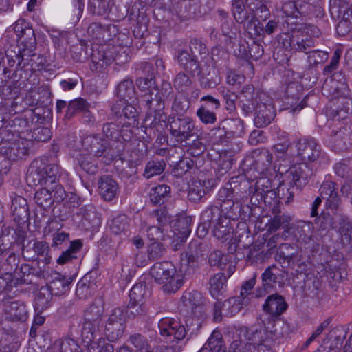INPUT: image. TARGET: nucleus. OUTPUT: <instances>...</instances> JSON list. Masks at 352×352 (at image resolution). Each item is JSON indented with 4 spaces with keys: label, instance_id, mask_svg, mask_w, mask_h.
<instances>
[{
    "label": "nucleus",
    "instance_id": "1",
    "mask_svg": "<svg viewBox=\"0 0 352 352\" xmlns=\"http://www.w3.org/2000/svg\"><path fill=\"white\" fill-rule=\"evenodd\" d=\"M239 106L246 116L254 111V122L258 128L267 126L276 116L271 98L263 92L255 91L252 85H247L241 90Z\"/></svg>",
    "mask_w": 352,
    "mask_h": 352
},
{
    "label": "nucleus",
    "instance_id": "2",
    "mask_svg": "<svg viewBox=\"0 0 352 352\" xmlns=\"http://www.w3.org/2000/svg\"><path fill=\"white\" fill-rule=\"evenodd\" d=\"M150 274L157 283L162 285L166 293L174 294L184 285V276L169 261L155 263L150 269Z\"/></svg>",
    "mask_w": 352,
    "mask_h": 352
},
{
    "label": "nucleus",
    "instance_id": "3",
    "mask_svg": "<svg viewBox=\"0 0 352 352\" xmlns=\"http://www.w3.org/2000/svg\"><path fill=\"white\" fill-rule=\"evenodd\" d=\"M82 146L85 151L99 158L103 157L107 163H110L115 158L120 157L124 150V144H118L113 147L109 141L99 134L86 135L82 140Z\"/></svg>",
    "mask_w": 352,
    "mask_h": 352
},
{
    "label": "nucleus",
    "instance_id": "4",
    "mask_svg": "<svg viewBox=\"0 0 352 352\" xmlns=\"http://www.w3.org/2000/svg\"><path fill=\"white\" fill-rule=\"evenodd\" d=\"M60 168L56 164H47L46 160L32 162L27 175V182L31 186H47L57 183Z\"/></svg>",
    "mask_w": 352,
    "mask_h": 352
},
{
    "label": "nucleus",
    "instance_id": "5",
    "mask_svg": "<svg viewBox=\"0 0 352 352\" xmlns=\"http://www.w3.org/2000/svg\"><path fill=\"white\" fill-rule=\"evenodd\" d=\"M0 153L10 160L22 159L29 154L30 142L26 139L19 138L10 139V133L7 130H2L0 133Z\"/></svg>",
    "mask_w": 352,
    "mask_h": 352
},
{
    "label": "nucleus",
    "instance_id": "6",
    "mask_svg": "<svg viewBox=\"0 0 352 352\" xmlns=\"http://www.w3.org/2000/svg\"><path fill=\"white\" fill-rule=\"evenodd\" d=\"M201 221L206 225L214 226V236L218 240L228 241L230 236V222L223 217L220 208L214 205L207 207L201 213Z\"/></svg>",
    "mask_w": 352,
    "mask_h": 352
},
{
    "label": "nucleus",
    "instance_id": "7",
    "mask_svg": "<svg viewBox=\"0 0 352 352\" xmlns=\"http://www.w3.org/2000/svg\"><path fill=\"white\" fill-rule=\"evenodd\" d=\"M168 131L177 144L186 142L196 133L194 120L188 116H172L168 120Z\"/></svg>",
    "mask_w": 352,
    "mask_h": 352
},
{
    "label": "nucleus",
    "instance_id": "8",
    "mask_svg": "<svg viewBox=\"0 0 352 352\" xmlns=\"http://www.w3.org/2000/svg\"><path fill=\"white\" fill-rule=\"evenodd\" d=\"M104 308L99 305L92 303L84 312V322L81 336L87 338V342L96 339L102 325Z\"/></svg>",
    "mask_w": 352,
    "mask_h": 352
},
{
    "label": "nucleus",
    "instance_id": "9",
    "mask_svg": "<svg viewBox=\"0 0 352 352\" xmlns=\"http://www.w3.org/2000/svg\"><path fill=\"white\" fill-rule=\"evenodd\" d=\"M135 263L138 267H144L149 262L160 259L167 254L165 243H135Z\"/></svg>",
    "mask_w": 352,
    "mask_h": 352
},
{
    "label": "nucleus",
    "instance_id": "10",
    "mask_svg": "<svg viewBox=\"0 0 352 352\" xmlns=\"http://www.w3.org/2000/svg\"><path fill=\"white\" fill-rule=\"evenodd\" d=\"M74 218L81 229L91 232L89 240L93 239L102 223L101 215L96 207L93 205H87L79 208Z\"/></svg>",
    "mask_w": 352,
    "mask_h": 352
},
{
    "label": "nucleus",
    "instance_id": "11",
    "mask_svg": "<svg viewBox=\"0 0 352 352\" xmlns=\"http://www.w3.org/2000/svg\"><path fill=\"white\" fill-rule=\"evenodd\" d=\"M158 328L160 335L168 343L184 340L188 331L179 320L170 317H165L160 320Z\"/></svg>",
    "mask_w": 352,
    "mask_h": 352
},
{
    "label": "nucleus",
    "instance_id": "12",
    "mask_svg": "<svg viewBox=\"0 0 352 352\" xmlns=\"http://www.w3.org/2000/svg\"><path fill=\"white\" fill-rule=\"evenodd\" d=\"M232 14L239 23L243 24L245 28L250 34H259L258 19L252 12H249L243 0H233L232 3Z\"/></svg>",
    "mask_w": 352,
    "mask_h": 352
},
{
    "label": "nucleus",
    "instance_id": "13",
    "mask_svg": "<svg viewBox=\"0 0 352 352\" xmlns=\"http://www.w3.org/2000/svg\"><path fill=\"white\" fill-rule=\"evenodd\" d=\"M13 30L17 36L18 44L23 51L32 54L36 47L34 30L29 27L24 20H18L13 25Z\"/></svg>",
    "mask_w": 352,
    "mask_h": 352
},
{
    "label": "nucleus",
    "instance_id": "14",
    "mask_svg": "<svg viewBox=\"0 0 352 352\" xmlns=\"http://www.w3.org/2000/svg\"><path fill=\"white\" fill-rule=\"evenodd\" d=\"M126 327L123 309L116 308L112 311L107 320L104 334L108 340L115 342L122 336Z\"/></svg>",
    "mask_w": 352,
    "mask_h": 352
},
{
    "label": "nucleus",
    "instance_id": "15",
    "mask_svg": "<svg viewBox=\"0 0 352 352\" xmlns=\"http://www.w3.org/2000/svg\"><path fill=\"white\" fill-rule=\"evenodd\" d=\"M296 157L303 163L315 162L321 155V147L314 138H301L295 142Z\"/></svg>",
    "mask_w": 352,
    "mask_h": 352
},
{
    "label": "nucleus",
    "instance_id": "16",
    "mask_svg": "<svg viewBox=\"0 0 352 352\" xmlns=\"http://www.w3.org/2000/svg\"><path fill=\"white\" fill-rule=\"evenodd\" d=\"M5 54L7 58L8 65L10 67H16V70H22L28 66L33 67L34 64L32 61L34 59L30 58L34 56L33 54L27 53V51L23 50L16 44L10 45L5 50Z\"/></svg>",
    "mask_w": 352,
    "mask_h": 352
},
{
    "label": "nucleus",
    "instance_id": "17",
    "mask_svg": "<svg viewBox=\"0 0 352 352\" xmlns=\"http://www.w3.org/2000/svg\"><path fill=\"white\" fill-rule=\"evenodd\" d=\"M3 310L5 320L12 323H23L29 318L28 305L21 300L6 302Z\"/></svg>",
    "mask_w": 352,
    "mask_h": 352
},
{
    "label": "nucleus",
    "instance_id": "18",
    "mask_svg": "<svg viewBox=\"0 0 352 352\" xmlns=\"http://www.w3.org/2000/svg\"><path fill=\"white\" fill-rule=\"evenodd\" d=\"M337 190L336 184L331 181L323 182L320 188L321 198L326 200V206L332 211L333 215L342 212V200Z\"/></svg>",
    "mask_w": 352,
    "mask_h": 352
},
{
    "label": "nucleus",
    "instance_id": "19",
    "mask_svg": "<svg viewBox=\"0 0 352 352\" xmlns=\"http://www.w3.org/2000/svg\"><path fill=\"white\" fill-rule=\"evenodd\" d=\"M126 101L115 103L111 107L113 114L120 120V123L124 126H135L138 124V111L136 109Z\"/></svg>",
    "mask_w": 352,
    "mask_h": 352
},
{
    "label": "nucleus",
    "instance_id": "20",
    "mask_svg": "<svg viewBox=\"0 0 352 352\" xmlns=\"http://www.w3.org/2000/svg\"><path fill=\"white\" fill-rule=\"evenodd\" d=\"M181 300L184 305L191 310L192 315L198 318L197 326L199 327V319H204L207 316L201 294L195 290L185 293Z\"/></svg>",
    "mask_w": 352,
    "mask_h": 352
},
{
    "label": "nucleus",
    "instance_id": "21",
    "mask_svg": "<svg viewBox=\"0 0 352 352\" xmlns=\"http://www.w3.org/2000/svg\"><path fill=\"white\" fill-rule=\"evenodd\" d=\"M34 199L37 206L41 208V214L42 216L41 218H40L38 213L36 212L35 214L36 220L39 223L43 221H45L46 223H48L50 222V217L46 213H48L47 210L50 209L54 203L52 192H50L49 187L44 186L43 188L38 190L34 195Z\"/></svg>",
    "mask_w": 352,
    "mask_h": 352
},
{
    "label": "nucleus",
    "instance_id": "22",
    "mask_svg": "<svg viewBox=\"0 0 352 352\" xmlns=\"http://www.w3.org/2000/svg\"><path fill=\"white\" fill-rule=\"evenodd\" d=\"M302 86L296 82H291L287 85L285 95V102L290 105L294 112L300 111L307 106V95L298 102L302 96Z\"/></svg>",
    "mask_w": 352,
    "mask_h": 352
},
{
    "label": "nucleus",
    "instance_id": "23",
    "mask_svg": "<svg viewBox=\"0 0 352 352\" xmlns=\"http://www.w3.org/2000/svg\"><path fill=\"white\" fill-rule=\"evenodd\" d=\"M22 254L27 260H41L49 263L51 257L48 256V243H22Z\"/></svg>",
    "mask_w": 352,
    "mask_h": 352
},
{
    "label": "nucleus",
    "instance_id": "24",
    "mask_svg": "<svg viewBox=\"0 0 352 352\" xmlns=\"http://www.w3.org/2000/svg\"><path fill=\"white\" fill-rule=\"evenodd\" d=\"M346 332L342 327H336L331 329L323 340L322 344L317 349L316 352H324L328 349L327 352L340 349L346 338Z\"/></svg>",
    "mask_w": 352,
    "mask_h": 352
},
{
    "label": "nucleus",
    "instance_id": "25",
    "mask_svg": "<svg viewBox=\"0 0 352 352\" xmlns=\"http://www.w3.org/2000/svg\"><path fill=\"white\" fill-rule=\"evenodd\" d=\"M287 308L285 298L278 293L270 295L263 305V311L273 319H278Z\"/></svg>",
    "mask_w": 352,
    "mask_h": 352
},
{
    "label": "nucleus",
    "instance_id": "26",
    "mask_svg": "<svg viewBox=\"0 0 352 352\" xmlns=\"http://www.w3.org/2000/svg\"><path fill=\"white\" fill-rule=\"evenodd\" d=\"M19 280L14 278L11 273H5L0 276V300L6 301L18 295Z\"/></svg>",
    "mask_w": 352,
    "mask_h": 352
},
{
    "label": "nucleus",
    "instance_id": "27",
    "mask_svg": "<svg viewBox=\"0 0 352 352\" xmlns=\"http://www.w3.org/2000/svg\"><path fill=\"white\" fill-rule=\"evenodd\" d=\"M287 274L285 271L280 270L275 265L267 267L261 275L264 289L274 287L276 285L279 287L283 286Z\"/></svg>",
    "mask_w": 352,
    "mask_h": 352
},
{
    "label": "nucleus",
    "instance_id": "28",
    "mask_svg": "<svg viewBox=\"0 0 352 352\" xmlns=\"http://www.w3.org/2000/svg\"><path fill=\"white\" fill-rule=\"evenodd\" d=\"M330 142L335 150L342 151L348 149L352 145V130L349 126L340 127L333 131L330 135Z\"/></svg>",
    "mask_w": 352,
    "mask_h": 352
},
{
    "label": "nucleus",
    "instance_id": "29",
    "mask_svg": "<svg viewBox=\"0 0 352 352\" xmlns=\"http://www.w3.org/2000/svg\"><path fill=\"white\" fill-rule=\"evenodd\" d=\"M289 173L292 177L294 184L298 188H301L309 182L314 172L312 166L308 163H300L290 168Z\"/></svg>",
    "mask_w": 352,
    "mask_h": 352
},
{
    "label": "nucleus",
    "instance_id": "30",
    "mask_svg": "<svg viewBox=\"0 0 352 352\" xmlns=\"http://www.w3.org/2000/svg\"><path fill=\"white\" fill-rule=\"evenodd\" d=\"M183 69L189 73L192 77L198 76L202 87L208 88L216 83V78H209L210 72L206 73L204 67H201L197 58L192 56L191 60L187 63Z\"/></svg>",
    "mask_w": 352,
    "mask_h": 352
},
{
    "label": "nucleus",
    "instance_id": "31",
    "mask_svg": "<svg viewBox=\"0 0 352 352\" xmlns=\"http://www.w3.org/2000/svg\"><path fill=\"white\" fill-rule=\"evenodd\" d=\"M256 275L254 274L251 278L244 281L241 285L240 296L228 300V305L233 304L232 312L239 311L243 305L248 303V296L253 295L252 290L256 284Z\"/></svg>",
    "mask_w": 352,
    "mask_h": 352
},
{
    "label": "nucleus",
    "instance_id": "32",
    "mask_svg": "<svg viewBox=\"0 0 352 352\" xmlns=\"http://www.w3.org/2000/svg\"><path fill=\"white\" fill-rule=\"evenodd\" d=\"M99 193L107 201H112L118 194L117 182L109 175H103L98 181Z\"/></svg>",
    "mask_w": 352,
    "mask_h": 352
},
{
    "label": "nucleus",
    "instance_id": "33",
    "mask_svg": "<svg viewBox=\"0 0 352 352\" xmlns=\"http://www.w3.org/2000/svg\"><path fill=\"white\" fill-rule=\"evenodd\" d=\"M191 219L186 214H180L177 217L172 226L174 234L173 242H184L190 234Z\"/></svg>",
    "mask_w": 352,
    "mask_h": 352
},
{
    "label": "nucleus",
    "instance_id": "34",
    "mask_svg": "<svg viewBox=\"0 0 352 352\" xmlns=\"http://www.w3.org/2000/svg\"><path fill=\"white\" fill-rule=\"evenodd\" d=\"M50 276L51 280L46 287H48L53 295L61 296L69 290L70 284L72 281L71 278H67L56 272H53Z\"/></svg>",
    "mask_w": 352,
    "mask_h": 352
},
{
    "label": "nucleus",
    "instance_id": "35",
    "mask_svg": "<svg viewBox=\"0 0 352 352\" xmlns=\"http://www.w3.org/2000/svg\"><path fill=\"white\" fill-rule=\"evenodd\" d=\"M243 121L239 118H227L223 120L214 130L216 132H223L226 138L240 136L243 133Z\"/></svg>",
    "mask_w": 352,
    "mask_h": 352
},
{
    "label": "nucleus",
    "instance_id": "36",
    "mask_svg": "<svg viewBox=\"0 0 352 352\" xmlns=\"http://www.w3.org/2000/svg\"><path fill=\"white\" fill-rule=\"evenodd\" d=\"M201 243H187L181 253V262L189 267L195 268L197 266L198 259L201 256Z\"/></svg>",
    "mask_w": 352,
    "mask_h": 352
},
{
    "label": "nucleus",
    "instance_id": "37",
    "mask_svg": "<svg viewBox=\"0 0 352 352\" xmlns=\"http://www.w3.org/2000/svg\"><path fill=\"white\" fill-rule=\"evenodd\" d=\"M264 245L265 243H250L243 245L245 258L248 264L253 265L267 258V252H265Z\"/></svg>",
    "mask_w": 352,
    "mask_h": 352
},
{
    "label": "nucleus",
    "instance_id": "38",
    "mask_svg": "<svg viewBox=\"0 0 352 352\" xmlns=\"http://www.w3.org/2000/svg\"><path fill=\"white\" fill-rule=\"evenodd\" d=\"M221 212L223 213V217L226 218V221L238 220L239 218L245 219L250 217V215L245 214L244 209L239 201H229L221 204Z\"/></svg>",
    "mask_w": 352,
    "mask_h": 352
},
{
    "label": "nucleus",
    "instance_id": "39",
    "mask_svg": "<svg viewBox=\"0 0 352 352\" xmlns=\"http://www.w3.org/2000/svg\"><path fill=\"white\" fill-rule=\"evenodd\" d=\"M246 6L258 19V21H266L270 16L269 9L270 0H245Z\"/></svg>",
    "mask_w": 352,
    "mask_h": 352
},
{
    "label": "nucleus",
    "instance_id": "40",
    "mask_svg": "<svg viewBox=\"0 0 352 352\" xmlns=\"http://www.w3.org/2000/svg\"><path fill=\"white\" fill-rule=\"evenodd\" d=\"M345 87L344 83L330 78L324 81L322 87V92L331 100L336 99L338 100V98L343 97Z\"/></svg>",
    "mask_w": 352,
    "mask_h": 352
},
{
    "label": "nucleus",
    "instance_id": "41",
    "mask_svg": "<svg viewBox=\"0 0 352 352\" xmlns=\"http://www.w3.org/2000/svg\"><path fill=\"white\" fill-rule=\"evenodd\" d=\"M228 277L223 273L215 274L210 278L209 291L211 296L218 300L223 296L227 289Z\"/></svg>",
    "mask_w": 352,
    "mask_h": 352
},
{
    "label": "nucleus",
    "instance_id": "42",
    "mask_svg": "<svg viewBox=\"0 0 352 352\" xmlns=\"http://www.w3.org/2000/svg\"><path fill=\"white\" fill-rule=\"evenodd\" d=\"M234 178H231L225 186L222 187L217 193V200L220 201V204L229 201H238L237 186Z\"/></svg>",
    "mask_w": 352,
    "mask_h": 352
},
{
    "label": "nucleus",
    "instance_id": "43",
    "mask_svg": "<svg viewBox=\"0 0 352 352\" xmlns=\"http://www.w3.org/2000/svg\"><path fill=\"white\" fill-rule=\"evenodd\" d=\"M27 239V231L18 226L15 229L3 226L1 230L0 240L3 241L24 242Z\"/></svg>",
    "mask_w": 352,
    "mask_h": 352
},
{
    "label": "nucleus",
    "instance_id": "44",
    "mask_svg": "<svg viewBox=\"0 0 352 352\" xmlns=\"http://www.w3.org/2000/svg\"><path fill=\"white\" fill-rule=\"evenodd\" d=\"M241 333H243V335L245 339L248 340V343L245 345L251 347L252 346L254 348L261 345L265 340V333L262 329H258L256 327H245L241 330Z\"/></svg>",
    "mask_w": 352,
    "mask_h": 352
},
{
    "label": "nucleus",
    "instance_id": "45",
    "mask_svg": "<svg viewBox=\"0 0 352 352\" xmlns=\"http://www.w3.org/2000/svg\"><path fill=\"white\" fill-rule=\"evenodd\" d=\"M153 89L154 91L157 93V97L158 96L157 100V102L159 103L158 108L164 109L165 102L173 97L174 91L171 84L168 81L164 80L160 85H155Z\"/></svg>",
    "mask_w": 352,
    "mask_h": 352
},
{
    "label": "nucleus",
    "instance_id": "46",
    "mask_svg": "<svg viewBox=\"0 0 352 352\" xmlns=\"http://www.w3.org/2000/svg\"><path fill=\"white\" fill-rule=\"evenodd\" d=\"M114 28V26H112ZM111 25H102L100 23H92L87 28V34L92 39L107 41L110 39Z\"/></svg>",
    "mask_w": 352,
    "mask_h": 352
},
{
    "label": "nucleus",
    "instance_id": "47",
    "mask_svg": "<svg viewBox=\"0 0 352 352\" xmlns=\"http://www.w3.org/2000/svg\"><path fill=\"white\" fill-rule=\"evenodd\" d=\"M116 94L120 101L133 102V99H135V90L133 80L127 78L120 82L117 86Z\"/></svg>",
    "mask_w": 352,
    "mask_h": 352
},
{
    "label": "nucleus",
    "instance_id": "48",
    "mask_svg": "<svg viewBox=\"0 0 352 352\" xmlns=\"http://www.w3.org/2000/svg\"><path fill=\"white\" fill-rule=\"evenodd\" d=\"M340 225V242H352V221L342 212L335 215Z\"/></svg>",
    "mask_w": 352,
    "mask_h": 352
},
{
    "label": "nucleus",
    "instance_id": "49",
    "mask_svg": "<svg viewBox=\"0 0 352 352\" xmlns=\"http://www.w3.org/2000/svg\"><path fill=\"white\" fill-rule=\"evenodd\" d=\"M102 133L110 144L113 147L118 144H124L121 140L120 129L118 125L113 122H107L103 125Z\"/></svg>",
    "mask_w": 352,
    "mask_h": 352
},
{
    "label": "nucleus",
    "instance_id": "50",
    "mask_svg": "<svg viewBox=\"0 0 352 352\" xmlns=\"http://www.w3.org/2000/svg\"><path fill=\"white\" fill-rule=\"evenodd\" d=\"M52 292L47 287H41L34 298V308L38 311H43L50 306L52 296Z\"/></svg>",
    "mask_w": 352,
    "mask_h": 352
},
{
    "label": "nucleus",
    "instance_id": "51",
    "mask_svg": "<svg viewBox=\"0 0 352 352\" xmlns=\"http://www.w3.org/2000/svg\"><path fill=\"white\" fill-rule=\"evenodd\" d=\"M314 47V41L311 38H308L303 32L294 33V39L293 40V51L303 52L308 53L312 47Z\"/></svg>",
    "mask_w": 352,
    "mask_h": 352
},
{
    "label": "nucleus",
    "instance_id": "52",
    "mask_svg": "<svg viewBox=\"0 0 352 352\" xmlns=\"http://www.w3.org/2000/svg\"><path fill=\"white\" fill-rule=\"evenodd\" d=\"M82 245L83 243H70L69 248L63 251L57 258V263L63 265L78 258L82 251Z\"/></svg>",
    "mask_w": 352,
    "mask_h": 352
},
{
    "label": "nucleus",
    "instance_id": "53",
    "mask_svg": "<svg viewBox=\"0 0 352 352\" xmlns=\"http://www.w3.org/2000/svg\"><path fill=\"white\" fill-rule=\"evenodd\" d=\"M147 314L148 307L145 302L129 301L125 309L126 316L129 319L143 318L146 316Z\"/></svg>",
    "mask_w": 352,
    "mask_h": 352
},
{
    "label": "nucleus",
    "instance_id": "54",
    "mask_svg": "<svg viewBox=\"0 0 352 352\" xmlns=\"http://www.w3.org/2000/svg\"><path fill=\"white\" fill-rule=\"evenodd\" d=\"M129 218L123 214L113 217L109 224V228L115 235L125 234L129 226Z\"/></svg>",
    "mask_w": 352,
    "mask_h": 352
},
{
    "label": "nucleus",
    "instance_id": "55",
    "mask_svg": "<svg viewBox=\"0 0 352 352\" xmlns=\"http://www.w3.org/2000/svg\"><path fill=\"white\" fill-rule=\"evenodd\" d=\"M205 184V181L200 179L192 180L189 184L188 199L195 202L200 201L208 190V187H206Z\"/></svg>",
    "mask_w": 352,
    "mask_h": 352
},
{
    "label": "nucleus",
    "instance_id": "56",
    "mask_svg": "<svg viewBox=\"0 0 352 352\" xmlns=\"http://www.w3.org/2000/svg\"><path fill=\"white\" fill-rule=\"evenodd\" d=\"M91 104L86 100L78 98L71 100L65 113V118L69 120L77 113H82L87 109H90Z\"/></svg>",
    "mask_w": 352,
    "mask_h": 352
},
{
    "label": "nucleus",
    "instance_id": "57",
    "mask_svg": "<svg viewBox=\"0 0 352 352\" xmlns=\"http://www.w3.org/2000/svg\"><path fill=\"white\" fill-rule=\"evenodd\" d=\"M292 241L296 242H307L314 241L311 231L309 225L291 226Z\"/></svg>",
    "mask_w": 352,
    "mask_h": 352
},
{
    "label": "nucleus",
    "instance_id": "58",
    "mask_svg": "<svg viewBox=\"0 0 352 352\" xmlns=\"http://www.w3.org/2000/svg\"><path fill=\"white\" fill-rule=\"evenodd\" d=\"M256 157L255 162L262 171L268 170L272 164L273 156L272 153L267 148H262L254 151Z\"/></svg>",
    "mask_w": 352,
    "mask_h": 352
},
{
    "label": "nucleus",
    "instance_id": "59",
    "mask_svg": "<svg viewBox=\"0 0 352 352\" xmlns=\"http://www.w3.org/2000/svg\"><path fill=\"white\" fill-rule=\"evenodd\" d=\"M96 158L89 153H81L77 158L78 164L81 169L89 175H95L98 170Z\"/></svg>",
    "mask_w": 352,
    "mask_h": 352
},
{
    "label": "nucleus",
    "instance_id": "60",
    "mask_svg": "<svg viewBox=\"0 0 352 352\" xmlns=\"http://www.w3.org/2000/svg\"><path fill=\"white\" fill-rule=\"evenodd\" d=\"M170 187L166 184L159 185L151 190L150 200L154 204L164 203L169 197Z\"/></svg>",
    "mask_w": 352,
    "mask_h": 352
},
{
    "label": "nucleus",
    "instance_id": "61",
    "mask_svg": "<svg viewBox=\"0 0 352 352\" xmlns=\"http://www.w3.org/2000/svg\"><path fill=\"white\" fill-rule=\"evenodd\" d=\"M291 221V217L283 213L281 216H275L271 218L267 223V230L269 234L276 232L280 227H287Z\"/></svg>",
    "mask_w": 352,
    "mask_h": 352
},
{
    "label": "nucleus",
    "instance_id": "62",
    "mask_svg": "<svg viewBox=\"0 0 352 352\" xmlns=\"http://www.w3.org/2000/svg\"><path fill=\"white\" fill-rule=\"evenodd\" d=\"M203 346H206L209 352H226L223 340L219 332H213Z\"/></svg>",
    "mask_w": 352,
    "mask_h": 352
},
{
    "label": "nucleus",
    "instance_id": "63",
    "mask_svg": "<svg viewBox=\"0 0 352 352\" xmlns=\"http://www.w3.org/2000/svg\"><path fill=\"white\" fill-rule=\"evenodd\" d=\"M230 259H231L230 255L224 254L219 250H214L210 253L208 262L212 267H217L221 270H225Z\"/></svg>",
    "mask_w": 352,
    "mask_h": 352
},
{
    "label": "nucleus",
    "instance_id": "64",
    "mask_svg": "<svg viewBox=\"0 0 352 352\" xmlns=\"http://www.w3.org/2000/svg\"><path fill=\"white\" fill-rule=\"evenodd\" d=\"M91 60L95 70L100 71L111 63V56L104 51H94Z\"/></svg>",
    "mask_w": 352,
    "mask_h": 352
}]
</instances>
